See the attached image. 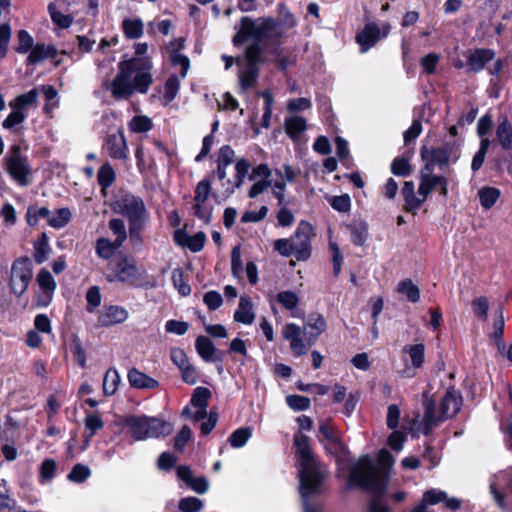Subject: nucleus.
<instances>
[{"instance_id": "obj_9", "label": "nucleus", "mask_w": 512, "mask_h": 512, "mask_svg": "<svg viewBox=\"0 0 512 512\" xmlns=\"http://www.w3.org/2000/svg\"><path fill=\"white\" fill-rule=\"evenodd\" d=\"M262 44L260 41H252L245 50L246 66L239 74L243 90L253 87L257 81L259 65L264 62Z\"/></svg>"}, {"instance_id": "obj_40", "label": "nucleus", "mask_w": 512, "mask_h": 512, "mask_svg": "<svg viewBox=\"0 0 512 512\" xmlns=\"http://www.w3.org/2000/svg\"><path fill=\"white\" fill-rule=\"evenodd\" d=\"M306 129V120L303 117L294 116L285 121L286 133L296 139Z\"/></svg>"}, {"instance_id": "obj_49", "label": "nucleus", "mask_w": 512, "mask_h": 512, "mask_svg": "<svg viewBox=\"0 0 512 512\" xmlns=\"http://www.w3.org/2000/svg\"><path fill=\"white\" fill-rule=\"evenodd\" d=\"M507 477V472H501L500 474L496 475L490 483L491 493L493 494L494 499L499 506H503V494L501 489L502 484L506 481Z\"/></svg>"}, {"instance_id": "obj_10", "label": "nucleus", "mask_w": 512, "mask_h": 512, "mask_svg": "<svg viewBox=\"0 0 512 512\" xmlns=\"http://www.w3.org/2000/svg\"><path fill=\"white\" fill-rule=\"evenodd\" d=\"M32 275V263L28 257H20L13 262L10 274V287L17 297L26 292L32 280Z\"/></svg>"}, {"instance_id": "obj_61", "label": "nucleus", "mask_w": 512, "mask_h": 512, "mask_svg": "<svg viewBox=\"0 0 512 512\" xmlns=\"http://www.w3.org/2000/svg\"><path fill=\"white\" fill-rule=\"evenodd\" d=\"M287 405L295 411H304L310 407V399L301 395H289L286 397Z\"/></svg>"}, {"instance_id": "obj_23", "label": "nucleus", "mask_w": 512, "mask_h": 512, "mask_svg": "<svg viewBox=\"0 0 512 512\" xmlns=\"http://www.w3.org/2000/svg\"><path fill=\"white\" fill-rule=\"evenodd\" d=\"M195 348L200 357L206 362L223 361V352L218 350L208 337H197L195 342Z\"/></svg>"}, {"instance_id": "obj_18", "label": "nucleus", "mask_w": 512, "mask_h": 512, "mask_svg": "<svg viewBox=\"0 0 512 512\" xmlns=\"http://www.w3.org/2000/svg\"><path fill=\"white\" fill-rule=\"evenodd\" d=\"M453 153V147L450 144H445L437 148H422L421 156L425 165H431V170L434 171V167L438 165L443 168L448 165L451 160Z\"/></svg>"}, {"instance_id": "obj_13", "label": "nucleus", "mask_w": 512, "mask_h": 512, "mask_svg": "<svg viewBox=\"0 0 512 512\" xmlns=\"http://www.w3.org/2000/svg\"><path fill=\"white\" fill-rule=\"evenodd\" d=\"M115 210L125 215L129 223L146 222L148 213L141 198L134 195H125L115 203Z\"/></svg>"}, {"instance_id": "obj_8", "label": "nucleus", "mask_w": 512, "mask_h": 512, "mask_svg": "<svg viewBox=\"0 0 512 512\" xmlns=\"http://www.w3.org/2000/svg\"><path fill=\"white\" fill-rule=\"evenodd\" d=\"M126 427L135 440L159 438L169 435L173 431L171 423L148 416H130L125 421Z\"/></svg>"}, {"instance_id": "obj_63", "label": "nucleus", "mask_w": 512, "mask_h": 512, "mask_svg": "<svg viewBox=\"0 0 512 512\" xmlns=\"http://www.w3.org/2000/svg\"><path fill=\"white\" fill-rule=\"evenodd\" d=\"M329 204L338 212H347L351 207V199L347 194L333 196L329 199Z\"/></svg>"}, {"instance_id": "obj_27", "label": "nucleus", "mask_w": 512, "mask_h": 512, "mask_svg": "<svg viewBox=\"0 0 512 512\" xmlns=\"http://www.w3.org/2000/svg\"><path fill=\"white\" fill-rule=\"evenodd\" d=\"M495 53L490 49H477L470 54L467 60L469 70L473 72H480L484 66L493 60Z\"/></svg>"}, {"instance_id": "obj_43", "label": "nucleus", "mask_w": 512, "mask_h": 512, "mask_svg": "<svg viewBox=\"0 0 512 512\" xmlns=\"http://www.w3.org/2000/svg\"><path fill=\"white\" fill-rule=\"evenodd\" d=\"M122 27L126 37L130 39L140 38L143 34V23L140 19H125Z\"/></svg>"}, {"instance_id": "obj_53", "label": "nucleus", "mask_w": 512, "mask_h": 512, "mask_svg": "<svg viewBox=\"0 0 512 512\" xmlns=\"http://www.w3.org/2000/svg\"><path fill=\"white\" fill-rule=\"evenodd\" d=\"M18 44L15 50L19 54H26L34 46V39L28 31L22 29L17 32Z\"/></svg>"}, {"instance_id": "obj_24", "label": "nucleus", "mask_w": 512, "mask_h": 512, "mask_svg": "<svg viewBox=\"0 0 512 512\" xmlns=\"http://www.w3.org/2000/svg\"><path fill=\"white\" fill-rule=\"evenodd\" d=\"M327 328L325 318L319 313L310 314L304 325L305 332L308 333L306 336V342L308 345H313L318 339L319 335L322 334Z\"/></svg>"}, {"instance_id": "obj_25", "label": "nucleus", "mask_w": 512, "mask_h": 512, "mask_svg": "<svg viewBox=\"0 0 512 512\" xmlns=\"http://www.w3.org/2000/svg\"><path fill=\"white\" fill-rule=\"evenodd\" d=\"M379 35L380 31L375 23L367 24L356 36L357 43L360 46V51L365 53L372 48L379 40Z\"/></svg>"}, {"instance_id": "obj_34", "label": "nucleus", "mask_w": 512, "mask_h": 512, "mask_svg": "<svg viewBox=\"0 0 512 512\" xmlns=\"http://www.w3.org/2000/svg\"><path fill=\"white\" fill-rule=\"evenodd\" d=\"M501 191L496 187L484 186L478 190V198L484 209H490L497 202Z\"/></svg>"}, {"instance_id": "obj_3", "label": "nucleus", "mask_w": 512, "mask_h": 512, "mask_svg": "<svg viewBox=\"0 0 512 512\" xmlns=\"http://www.w3.org/2000/svg\"><path fill=\"white\" fill-rule=\"evenodd\" d=\"M349 483L373 494L369 504V512H391L389 507L380 501V497L385 490L386 477L373 464L369 456H362L351 465ZM427 506L422 499L410 512H427Z\"/></svg>"}, {"instance_id": "obj_16", "label": "nucleus", "mask_w": 512, "mask_h": 512, "mask_svg": "<svg viewBox=\"0 0 512 512\" xmlns=\"http://www.w3.org/2000/svg\"><path fill=\"white\" fill-rule=\"evenodd\" d=\"M318 438L329 454L340 456L344 453L345 446L329 422H322L320 424Z\"/></svg>"}, {"instance_id": "obj_7", "label": "nucleus", "mask_w": 512, "mask_h": 512, "mask_svg": "<svg viewBox=\"0 0 512 512\" xmlns=\"http://www.w3.org/2000/svg\"><path fill=\"white\" fill-rule=\"evenodd\" d=\"M462 404L460 394L455 390H448L441 400L440 411H436L432 401L425 404V413L423 418V433L428 435L444 419L453 417Z\"/></svg>"}, {"instance_id": "obj_19", "label": "nucleus", "mask_w": 512, "mask_h": 512, "mask_svg": "<svg viewBox=\"0 0 512 512\" xmlns=\"http://www.w3.org/2000/svg\"><path fill=\"white\" fill-rule=\"evenodd\" d=\"M128 317L127 309L122 306H105L99 313L98 324L102 327H110L125 322Z\"/></svg>"}, {"instance_id": "obj_32", "label": "nucleus", "mask_w": 512, "mask_h": 512, "mask_svg": "<svg viewBox=\"0 0 512 512\" xmlns=\"http://www.w3.org/2000/svg\"><path fill=\"white\" fill-rule=\"evenodd\" d=\"M351 233V241L358 246L363 245L368 238V225L365 221L357 219L348 226Z\"/></svg>"}, {"instance_id": "obj_28", "label": "nucleus", "mask_w": 512, "mask_h": 512, "mask_svg": "<svg viewBox=\"0 0 512 512\" xmlns=\"http://www.w3.org/2000/svg\"><path fill=\"white\" fill-rule=\"evenodd\" d=\"M175 240L179 245L187 246L192 252H199L205 245L206 235L200 231L192 236H186L181 231H176Z\"/></svg>"}, {"instance_id": "obj_1", "label": "nucleus", "mask_w": 512, "mask_h": 512, "mask_svg": "<svg viewBox=\"0 0 512 512\" xmlns=\"http://www.w3.org/2000/svg\"><path fill=\"white\" fill-rule=\"evenodd\" d=\"M152 62L147 57H133L118 64V73L105 83L106 89L117 100H127L135 93L146 94L153 83Z\"/></svg>"}, {"instance_id": "obj_51", "label": "nucleus", "mask_w": 512, "mask_h": 512, "mask_svg": "<svg viewBox=\"0 0 512 512\" xmlns=\"http://www.w3.org/2000/svg\"><path fill=\"white\" fill-rule=\"evenodd\" d=\"M48 12L52 21L61 28H68L71 26L73 22V18L70 15L62 14L57 10V7L54 3H50L48 5Z\"/></svg>"}, {"instance_id": "obj_52", "label": "nucleus", "mask_w": 512, "mask_h": 512, "mask_svg": "<svg viewBox=\"0 0 512 512\" xmlns=\"http://www.w3.org/2000/svg\"><path fill=\"white\" fill-rule=\"evenodd\" d=\"M50 216V210L47 207L30 206L27 209L26 219L30 226H36L40 218L47 219Z\"/></svg>"}, {"instance_id": "obj_38", "label": "nucleus", "mask_w": 512, "mask_h": 512, "mask_svg": "<svg viewBox=\"0 0 512 512\" xmlns=\"http://www.w3.org/2000/svg\"><path fill=\"white\" fill-rule=\"evenodd\" d=\"M397 291L405 295L410 302L416 303L420 299V290L410 279L400 281L397 285Z\"/></svg>"}, {"instance_id": "obj_30", "label": "nucleus", "mask_w": 512, "mask_h": 512, "mask_svg": "<svg viewBox=\"0 0 512 512\" xmlns=\"http://www.w3.org/2000/svg\"><path fill=\"white\" fill-rule=\"evenodd\" d=\"M496 138L504 150H512V124L505 116L499 119Z\"/></svg>"}, {"instance_id": "obj_17", "label": "nucleus", "mask_w": 512, "mask_h": 512, "mask_svg": "<svg viewBox=\"0 0 512 512\" xmlns=\"http://www.w3.org/2000/svg\"><path fill=\"white\" fill-rule=\"evenodd\" d=\"M283 336L290 342V348L296 356L306 354L308 348L311 346L306 342V336H308V333L295 323H288L285 325Z\"/></svg>"}, {"instance_id": "obj_26", "label": "nucleus", "mask_w": 512, "mask_h": 512, "mask_svg": "<svg viewBox=\"0 0 512 512\" xmlns=\"http://www.w3.org/2000/svg\"><path fill=\"white\" fill-rule=\"evenodd\" d=\"M127 378L129 384L136 389H155L159 386V382L156 379L136 368H131L128 371Z\"/></svg>"}, {"instance_id": "obj_58", "label": "nucleus", "mask_w": 512, "mask_h": 512, "mask_svg": "<svg viewBox=\"0 0 512 512\" xmlns=\"http://www.w3.org/2000/svg\"><path fill=\"white\" fill-rule=\"evenodd\" d=\"M391 172L396 176H408L411 173V166L405 157H396L391 164Z\"/></svg>"}, {"instance_id": "obj_35", "label": "nucleus", "mask_w": 512, "mask_h": 512, "mask_svg": "<svg viewBox=\"0 0 512 512\" xmlns=\"http://www.w3.org/2000/svg\"><path fill=\"white\" fill-rule=\"evenodd\" d=\"M104 426V422L101 417L95 413L87 414L85 417V429L87 434L85 436L84 447L89 445L91 438L96 434V432L102 429Z\"/></svg>"}, {"instance_id": "obj_15", "label": "nucleus", "mask_w": 512, "mask_h": 512, "mask_svg": "<svg viewBox=\"0 0 512 512\" xmlns=\"http://www.w3.org/2000/svg\"><path fill=\"white\" fill-rule=\"evenodd\" d=\"M312 235L313 226L307 221H300L294 236L290 238L293 241V248L297 260L304 261L310 257Z\"/></svg>"}, {"instance_id": "obj_37", "label": "nucleus", "mask_w": 512, "mask_h": 512, "mask_svg": "<svg viewBox=\"0 0 512 512\" xmlns=\"http://www.w3.org/2000/svg\"><path fill=\"white\" fill-rule=\"evenodd\" d=\"M120 375L115 368H109L103 379V392L107 396L113 395L120 384Z\"/></svg>"}, {"instance_id": "obj_5", "label": "nucleus", "mask_w": 512, "mask_h": 512, "mask_svg": "<svg viewBox=\"0 0 512 512\" xmlns=\"http://www.w3.org/2000/svg\"><path fill=\"white\" fill-rule=\"evenodd\" d=\"M297 456V472L303 494L314 491L325 478V469L314 458L308 436L298 433L294 437Z\"/></svg>"}, {"instance_id": "obj_31", "label": "nucleus", "mask_w": 512, "mask_h": 512, "mask_svg": "<svg viewBox=\"0 0 512 512\" xmlns=\"http://www.w3.org/2000/svg\"><path fill=\"white\" fill-rule=\"evenodd\" d=\"M56 52V49L52 45L36 44L30 49L27 64L35 65L45 59L54 58Z\"/></svg>"}, {"instance_id": "obj_45", "label": "nucleus", "mask_w": 512, "mask_h": 512, "mask_svg": "<svg viewBox=\"0 0 512 512\" xmlns=\"http://www.w3.org/2000/svg\"><path fill=\"white\" fill-rule=\"evenodd\" d=\"M171 279H172L175 289H177V291L179 292L180 295H182V296L190 295L191 287L186 282L185 277H184V272L181 268L173 269Z\"/></svg>"}, {"instance_id": "obj_21", "label": "nucleus", "mask_w": 512, "mask_h": 512, "mask_svg": "<svg viewBox=\"0 0 512 512\" xmlns=\"http://www.w3.org/2000/svg\"><path fill=\"white\" fill-rule=\"evenodd\" d=\"M104 149L113 159H127L128 145L126 138L121 131L116 134H111L107 137Z\"/></svg>"}, {"instance_id": "obj_36", "label": "nucleus", "mask_w": 512, "mask_h": 512, "mask_svg": "<svg viewBox=\"0 0 512 512\" xmlns=\"http://www.w3.org/2000/svg\"><path fill=\"white\" fill-rule=\"evenodd\" d=\"M402 351L409 355L413 368L418 369L423 365L425 355L424 344L405 345Z\"/></svg>"}, {"instance_id": "obj_54", "label": "nucleus", "mask_w": 512, "mask_h": 512, "mask_svg": "<svg viewBox=\"0 0 512 512\" xmlns=\"http://www.w3.org/2000/svg\"><path fill=\"white\" fill-rule=\"evenodd\" d=\"M204 503L197 497H184L180 499L178 508L181 512H199L202 510Z\"/></svg>"}, {"instance_id": "obj_41", "label": "nucleus", "mask_w": 512, "mask_h": 512, "mask_svg": "<svg viewBox=\"0 0 512 512\" xmlns=\"http://www.w3.org/2000/svg\"><path fill=\"white\" fill-rule=\"evenodd\" d=\"M71 217L72 213L69 208H60L57 209L53 215L49 216L48 224L55 229H60L67 225Z\"/></svg>"}, {"instance_id": "obj_39", "label": "nucleus", "mask_w": 512, "mask_h": 512, "mask_svg": "<svg viewBox=\"0 0 512 512\" xmlns=\"http://www.w3.org/2000/svg\"><path fill=\"white\" fill-rule=\"evenodd\" d=\"M51 252L48 237L45 233L34 243V260L38 264L45 262Z\"/></svg>"}, {"instance_id": "obj_2", "label": "nucleus", "mask_w": 512, "mask_h": 512, "mask_svg": "<svg viewBox=\"0 0 512 512\" xmlns=\"http://www.w3.org/2000/svg\"><path fill=\"white\" fill-rule=\"evenodd\" d=\"M279 18L277 21L272 17H242L239 25L235 27L233 44L239 46L248 41H260L263 44L277 42L286 30L296 25L294 16L283 4L279 5Z\"/></svg>"}, {"instance_id": "obj_4", "label": "nucleus", "mask_w": 512, "mask_h": 512, "mask_svg": "<svg viewBox=\"0 0 512 512\" xmlns=\"http://www.w3.org/2000/svg\"><path fill=\"white\" fill-rule=\"evenodd\" d=\"M434 190H438L441 196L446 197L448 195V180L444 176L433 174L431 165H425L420 172L417 192H415V185L412 181L404 182L401 192L406 211L415 214Z\"/></svg>"}, {"instance_id": "obj_44", "label": "nucleus", "mask_w": 512, "mask_h": 512, "mask_svg": "<svg viewBox=\"0 0 512 512\" xmlns=\"http://www.w3.org/2000/svg\"><path fill=\"white\" fill-rule=\"evenodd\" d=\"M210 397L211 392L208 388L197 387L192 395L190 406L192 408H201V410H203L204 408H207Z\"/></svg>"}, {"instance_id": "obj_50", "label": "nucleus", "mask_w": 512, "mask_h": 512, "mask_svg": "<svg viewBox=\"0 0 512 512\" xmlns=\"http://www.w3.org/2000/svg\"><path fill=\"white\" fill-rule=\"evenodd\" d=\"M490 145H491V141L489 138H483L480 141L479 150L474 155V157L472 159V163H471V169L474 172L478 171L481 168V166L483 165Z\"/></svg>"}, {"instance_id": "obj_46", "label": "nucleus", "mask_w": 512, "mask_h": 512, "mask_svg": "<svg viewBox=\"0 0 512 512\" xmlns=\"http://www.w3.org/2000/svg\"><path fill=\"white\" fill-rule=\"evenodd\" d=\"M129 129L134 133H145L152 129L153 123L148 116L139 115L134 116L129 124Z\"/></svg>"}, {"instance_id": "obj_60", "label": "nucleus", "mask_w": 512, "mask_h": 512, "mask_svg": "<svg viewBox=\"0 0 512 512\" xmlns=\"http://www.w3.org/2000/svg\"><path fill=\"white\" fill-rule=\"evenodd\" d=\"M277 301L287 310H293L299 303L298 296L292 291H282L277 294Z\"/></svg>"}, {"instance_id": "obj_55", "label": "nucleus", "mask_w": 512, "mask_h": 512, "mask_svg": "<svg viewBox=\"0 0 512 512\" xmlns=\"http://www.w3.org/2000/svg\"><path fill=\"white\" fill-rule=\"evenodd\" d=\"M252 435L250 428H239L229 437V442L234 448L243 447Z\"/></svg>"}, {"instance_id": "obj_20", "label": "nucleus", "mask_w": 512, "mask_h": 512, "mask_svg": "<svg viewBox=\"0 0 512 512\" xmlns=\"http://www.w3.org/2000/svg\"><path fill=\"white\" fill-rule=\"evenodd\" d=\"M177 476L191 490L198 494H205L209 489V482L204 476L197 477L189 466L180 465L177 467Z\"/></svg>"}, {"instance_id": "obj_12", "label": "nucleus", "mask_w": 512, "mask_h": 512, "mask_svg": "<svg viewBox=\"0 0 512 512\" xmlns=\"http://www.w3.org/2000/svg\"><path fill=\"white\" fill-rule=\"evenodd\" d=\"M6 169L18 184L22 186L29 184L30 167L19 146H13L6 156Z\"/></svg>"}, {"instance_id": "obj_42", "label": "nucleus", "mask_w": 512, "mask_h": 512, "mask_svg": "<svg viewBox=\"0 0 512 512\" xmlns=\"http://www.w3.org/2000/svg\"><path fill=\"white\" fill-rule=\"evenodd\" d=\"M108 227L113 235L116 236L114 240L116 245L122 246L127 239V231L124 221L119 218H113L109 221Z\"/></svg>"}, {"instance_id": "obj_14", "label": "nucleus", "mask_w": 512, "mask_h": 512, "mask_svg": "<svg viewBox=\"0 0 512 512\" xmlns=\"http://www.w3.org/2000/svg\"><path fill=\"white\" fill-rule=\"evenodd\" d=\"M138 276L139 271L134 260L123 257L110 268L106 279L109 282H121L133 286L136 284Z\"/></svg>"}, {"instance_id": "obj_33", "label": "nucleus", "mask_w": 512, "mask_h": 512, "mask_svg": "<svg viewBox=\"0 0 512 512\" xmlns=\"http://www.w3.org/2000/svg\"><path fill=\"white\" fill-rule=\"evenodd\" d=\"M120 247L121 245H116L115 241L101 237L96 241L95 252L99 258L109 260Z\"/></svg>"}, {"instance_id": "obj_62", "label": "nucleus", "mask_w": 512, "mask_h": 512, "mask_svg": "<svg viewBox=\"0 0 512 512\" xmlns=\"http://www.w3.org/2000/svg\"><path fill=\"white\" fill-rule=\"evenodd\" d=\"M56 471V462L52 459H45L40 467V481L49 482L53 479Z\"/></svg>"}, {"instance_id": "obj_48", "label": "nucleus", "mask_w": 512, "mask_h": 512, "mask_svg": "<svg viewBox=\"0 0 512 512\" xmlns=\"http://www.w3.org/2000/svg\"><path fill=\"white\" fill-rule=\"evenodd\" d=\"M38 98V90L32 89L28 91L27 93L21 94L18 97H16L12 102H10V107H17L21 111L26 106L33 105L36 103Z\"/></svg>"}, {"instance_id": "obj_56", "label": "nucleus", "mask_w": 512, "mask_h": 512, "mask_svg": "<svg viewBox=\"0 0 512 512\" xmlns=\"http://www.w3.org/2000/svg\"><path fill=\"white\" fill-rule=\"evenodd\" d=\"M90 475V468L84 464L78 463L72 468L67 477L71 482L82 483L87 480Z\"/></svg>"}, {"instance_id": "obj_29", "label": "nucleus", "mask_w": 512, "mask_h": 512, "mask_svg": "<svg viewBox=\"0 0 512 512\" xmlns=\"http://www.w3.org/2000/svg\"><path fill=\"white\" fill-rule=\"evenodd\" d=\"M255 314L253 312V305L251 299L247 296H242L239 300L238 309L234 313V320L245 325L253 323Z\"/></svg>"}, {"instance_id": "obj_59", "label": "nucleus", "mask_w": 512, "mask_h": 512, "mask_svg": "<svg viewBox=\"0 0 512 512\" xmlns=\"http://www.w3.org/2000/svg\"><path fill=\"white\" fill-rule=\"evenodd\" d=\"M11 113L3 121V127L5 129H12L16 125L21 124L27 117V115L17 107H11Z\"/></svg>"}, {"instance_id": "obj_64", "label": "nucleus", "mask_w": 512, "mask_h": 512, "mask_svg": "<svg viewBox=\"0 0 512 512\" xmlns=\"http://www.w3.org/2000/svg\"><path fill=\"white\" fill-rule=\"evenodd\" d=\"M87 311L92 313L101 303V294L98 286H92L86 293Z\"/></svg>"}, {"instance_id": "obj_47", "label": "nucleus", "mask_w": 512, "mask_h": 512, "mask_svg": "<svg viewBox=\"0 0 512 512\" xmlns=\"http://www.w3.org/2000/svg\"><path fill=\"white\" fill-rule=\"evenodd\" d=\"M115 177V171L109 163L103 164L97 174L98 183L103 189L110 187Z\"/></svg>"}, {"instance_id": "obj_57", "label": "nucleus", "mask_w": 512, "mask_h": 512, "mask_svg": "<svg viewBox=\"0 0 512 512\" xmlns=\"http://www.w3.org/2000/svg\"><path fill=\"white\" fill-rule=\"evenodd\" d=\"M12 30L9 24L3 23L0 25V61L7 55L8 46L10 43Z\"/></svg>"}, {"instance_id": "obj_22", "label": "nucleus", "mask_w": 512, "mask_h": 512, "mask_svg": "<svg viewBox=\"0 0 512 512\" xmlns=\"http://www.w3.org/2000/svg\"><path fill=\"white\" fill-rule=\"evenodd\" d=\"M36 280L43 291V296L38 298L37 303L39 306L46 307L52 300L53 293L56 289V282L52 274L46 269L39 271Z\"/></svg>"}, {"instance_id": "obj_6", "label": "nucleus", "mask_w": 512, "mask_h": 512, "mask_svg": "<svg viewBox=\"0 0 512 512\" xmlns=\"http://www.w3.org/2000/svg\"><path fill=\"white\" fill-rule=\"evenodd\" d=\"M235 161V151L228 145L222 146L217 152L216 176L221 182L225 198L231 196L237 188H240L251 167L250 162L240 158L235 163L236 174L233 179L227 178V168Z\"/></svg>"}, {"instance_id": "obj_11", "label": "nucleus", "mask_w": 512, "mask_h": 512, "mask_svg": "<svg viewBox=\"0 0 512 512\" xmlns=\"http://www.w3.org/2000/svg\"><path fill=\"white\" fill-rule=\"evenodd\" d=\"M210 193V181L208 179H203L196 185L192 200V214L204 224L210 223L212 218L213 206L208 201Z\"/></svg>"}]
</instances>
